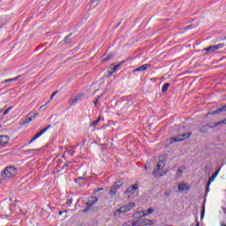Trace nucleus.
Here are the masks:
<instances>
[{
  "label": "nucleus",
  "instance_id": "nucleus-14",
  "mask_svg": "<svg viewBox=\"0 0 226 226\" xmlns=\"http://www.w3.org/2000/svg\"><path fill=\"white\" fill-rule=\"evenodd\" d=\"M149 66H151L149 64H143L136 69L133 70V72H146V70H147V68H149Z\"/></svg>",
  "mask_w": 226,
  "mask_h": 226
},
{
  "label": "nucleus",
  "instance_id": "nucleus-4",
  "mask_svg": "<svg viewBox=\"0 0 226 226\" xmlns=\"http://www.w3.org/2000/svg\"><path fill=\"white\" fill-rule=\"evenodd\" d=\"M164 167L165 162H163L162 160L159 161L157 163V169L154 170L153 171V176L157 178L162 177V176H165L167 172L163 170Z\"/></svg>",
  "mask_w": 226,
  "mask_h": 226
},
{
  "label": "nucleus",
  "instance_id": "nucleus-1",
  "mask_svg": "<svg viewBox=\"0 0 226 226\" xmlns=\"http://www.w3.org/2000/svg\"><path fill=\"white\" fill-rule=\"evenodd\" d=\"M18 171L15 166H7L0 173V185H6L8 181L13 179L17 176Z\"/></svg>",
  "mask_w": 226,
  "mask_h": 226
},
{
  "label": "nucleus",
  "instance_id": "nucleus-33",
  "mask_svg": "<svg viewBox=\"0 0 226 226\" xmlns=\"http://www.w3.org/2000/svg\"><path fill=\"white\" fill-rule=\"evenodd\" d=\"M91 211V207H87V208L83 209V213H88Z\"/></svg>",
  "mask_w": 226,
  "mask_h": 226
},
{
  "label": "nucleus",
  "instance_id": "nucleus-22",
  "mask_svg": "<svg viewBox=\"0 0 226 226\" xmlns=\"http://www.w3.org/2000/svg\"><path fill=\"white\" fill-rule=\"evenodd\" d=\"M19 79H20V76H17L16 78H12V79H5L3 84L7 83V82H15V80H19Z\"/></svg>",
  "mask_w": 226,
  "mask_h": 226
},
{
  "label": "nucleus",
  "instance_id": "nucleus-3",
  "mask_svg": "<svg viewBox=\"0 0 226 226\" xmlns=\"http://www.w3.org/2000/svg\"><path fill=\"white\" fill-rule=\"evenodd\" d=\"M222 124H226V120H221L219 122L204 124L201 127H200V132L206 133V132L211 130V128H216V126H220Z\"/></svg>",
  "mask_w": 226,
  "mask_h": 226
},
{
  "label": "nucleus",
  "instance_id": "nucleus-42",
  "mask_svg": "<svg viewBox=\"0 0 226 226\" xmlns=\"http://www.w3.org/2000/svg\"><path fill=\"white\" fill-rule=\"evenodd\" d=\"M146 170H147V165L145 166Z\"/></svg>",
  "mask_w": 226,
  "mask_h": 226
},
{
  "label": "nucleus",
  "instance_id": "nucleus-25",
  "mask_svg": "<svg viewBox=\"0 0 226 226\" xmlns=\"http://www.w3.org/2000/svg\"><path fill=\"white\" fill-rule=\"evenodd\" d=\"M112 57H114V55L109 54V55H108L107 57L103 58L102 61H103L104 63H107V61H109V59H112Z\"/></svg>",
  "mask_w": 226,
  "mask_h": 226
},
{
  "label": "nucleus",
  "instance_id": "nucleus-29",
  "mask_svg": "<svg viewBox=\"0 0 226 226\" xmlns=\"http://www.w3.org/2000/svg\"><path fill=\"white\" fill-rule=\"evenodd\" d=\"M84 180H86V177H79L78 178H76V183H80V181H84Z\"/></svg>",
  "mask_w": 226,
  "mask_h": 226
},
{
  "label": "nucleus",
  "instance_id": "nucleus-16",
  "mask_svg": "<svg viewBox=\"0 0 226 226\" xmlns=\"http://www.w3.org/2000/svg\"><path fill=\"white\" fill-rule=\"evenodd\" d=\"M146 215L144 211H139V212L134 213L132 217L133 218L140 219V218L146 217V215Z\"/></svg>",
  "mask_w": 226,
  "mask_h": 226
},
{
  "label": "nucleus",
  "instance_id": "nucleus-36",
  "mask_svg": "<svg viewBox=\"0 0 226 226\" xmlns=\"http://www.w3.org/2000/svg\"><path fill=\"white\" fill-rule=\"evenodd\" d=\"M72 203H73V200L72 199H70V200H67V204L70 205V204H72Z\"/></svg>",
  "mask_w": 226,
  "mask_h": 226
},
{
  "label": "nucleus",
  "instance_id": "nucleus-12",
  "mask_svg": "<svg viewBox=\"0 0 226 226\" xmlns=\"http://www.w3.org/2000/svg\"><path fill=\"white\" fill-rule=\"evenodd\" d=\"M27 116H30V117L28 118H26L22 123L21 124L24 125V124H29V123H31V121H33L34 119V117H36V116H38V113H29Z\"/></svg>",
  "mask_w": 226,
  "mask_h": 226
},
{
  "label": "nucleus",
  "instance_id": "nucleus-6",
  "mask_svg": "<svg viewBox=\"0 0 226 226\" xmlns=\"http://www.w3.org/2000/svg\"><path fill=\"white\" fill-rule=\"evenodd\" d=\"M137 190H139V184H134L128 187L124 194L125 197H127V199H130L132 196L135 195V192H137Z\"/></svg>",
  "mask_w": 226,
  "mask_h": 226
},
{
  "label": "nucleus",
  "instance_id": "nucleus-43",
  "mask_svg": "<svg viewBox=\"0 0 226 226\" xmlns=\"http://www.w3.org/2000/svg\"><path fill=\"white\" fill-rule=\"evenodd\" d=\"M1 112H3V110H2V109H0V114H1Z\"/></svg>",
  "mask_w": 226,
  "mask_h": 226
},
{
  "label": "nucleus",
  "instance_id": "nucleus-45",
  "mask_svg": "<svg viewBox=\"0 0 226 226\" xmlns=\"http://www.w3.org/2000/svg\"><path fill=\"white\" fill-rule=\"evenodd\" d=\"M2 127V125L0 124V128Z\"/></svg>",
  "mask_w": 226,
  "mask_h": 226
},
{
  "label": "nucleus",
  "instance_id": "nucleus-11",
  "mask_svg": "<svg viewBox=\"0 0 226 226\" xmlns=\"http://www.w3.org/2000/svg\"><path fill=\"white\" fill-rule=\"evenodd\" d=\"M95 202H98V198L96 197H90L87 200H83V203L89 207H93Z\"/></svg>",
  "mask_w": 226,
  "mask_h": 226
},
{
  "label": "nucleus",
  "instance_id": "nucleus-19",
  "mask_svg": "<svg viewBox=\"0 0 226 226\" xmlns=\"http://www.w3.org/2000/svg\"><path fill=\"white\" fill-rule=\"evenodd\" d=\"M79 100H80V96H76L74 99L69 101L71 107H72V105H75Z\"/></svg>",
  "mask_w": 226,
  "mask_h": 226
},
{
  "label": "nucleus",
  "instance_id": "nucleus-35",
  "mask_svg": "<svg viewBox=\"0 0 226 226\" xmlns=\"http://www.w3.org/2000/svg\"><path fill=\"white\" fill-rule=\"evenodd\" d=\"M49 103H50V101H48L44 105L41 106L39 110H41V109H43V107H45V105H49Z\"/></svg>",
  "mask_w": 226,
  "mask_h": 226
},
{
  "label": "nucleus",
  "instance_id": "nucleus-30",
  "mask_svg": "<svg viewBox=\"0 0 226 226\" xmlns=\"http://www.w3.org/2000/svg\"><path fill=\"white\" fill-rule=\"evenodd\" d=\"M11 109H13V107L10 106L7 109H5L4 112V116H6V114H8V112H10V110H11Z\"/></svg>",
  "mask_w": 226,
  "mask_h": 226
},
{
  "label": "nucleus",
  "instance_id": "nucleus-8",
  "mask_svg": "<svg viewBox=\"0 0 226 226\" xmlns=\"http://www.w3.org/2000/svg\"><path fill=\"white\" fill-rule=\"evenodd\" d=\"M190 137H192V132L180 134L176 136L175 138H171V142H182V140H186V139H190Z\"/></svg>",
  "mask_w": 226,
  "mask_h": 226
},
{
  "label": "nucleus",
  "instance_id": "nucleus-38",
  "mask_svg": "<svg viewBox=\"0 0 226 226\" xmlns=\"http://www.w3.org/2000/svg\"><path fill=\"white\" fill-rule=\"evenodd\" d=\"M63 213H66V210H64V211H60L59 213H58V215H63Z\"/></svg>",
  "mask_w": 226,
  "mask_h": 226
},
{
  "label": "nucleus",
  "instance_id": "nucleus-31",
  "mask_svg": "<svg viewBox=\"0 0 226 226\" xmlns=\"http://www.w3.org/2000/svg\"><path fill=\"white\" fill-rule=\"evenodd\" d=\"M183 174V170H181V168H178L177 171V175L178 177H180Z\"/></svg>",
  "mask_w": 226,
  "mask_h": 226
},
{
  "label": "nucleus",
  "instance_id": "nucleus-9",
  "mask_svg": "<svg viewBox=\"0 0 226 226\" xmlns=\"http://www.w3.org/2000/svg\"><path fill=\"white\" fill-rule=\"evenodd\" d=\"M49 128H52V124H49L47 127H45L44 129L41 130L40 132L36 133L29 141L28 144H33V142H34V140H36L37 139H40V137H41L43 135V133H45V132H47V130H49Z\"/></svg>",
  "mask_w": 226,
  "mask_h": 226
},
{
  "label": "nucleus",
  "instance_id": "nucleus-13",
  "mask_svg": "<svg viewBox=\"0 0 226 226\" xmlns=\"http://www.w3.org/2000/svg\"><path fill=\"white\" fill-rule=\"evenodd\" d=\"M8 142H10V137L4 135L0 136V147H4Z\"/></svg>",
  "mask_w": 226,
  "mask_h": 226
},
{
  "label": "nucleus",
  "instance_id": "nucleus-27",
  "mask_svg": "<svg viewBox=\"0 0 226 226\" xmlns=\"http://www.w3.org/2000/svg\"><path fill=\"white\" fill-rule=\"evenodd\" d=\"M101 117H99L97 120L92 122V126H96L100 123Z\"/></svg>",
  "mask_w": 226,
  "mask_h": 226
},
{
  "label": "nucleus",
  "instance_id": "nucleus-18",
  "mask_svg": "<svg viewBox=\"0 0 226 226\" xmlns=\"http://www.w3.org/2000/svg\"><path fill=\"white\" fill-rule=\"evenodd\" d=\"M122 226H139V224L135 221H128L123 223Z\"/></svg>",
  "mask_w": 226,
  "mask_h": 226
},
{
  "label": "nucleus",
  "instance_id": "nucleus-7",
  "mask_svg": "<svg viewBox=\"0 0 226 226\" xmlns=\"http://www.w3.org/2000/svg\"><path fill=\"white\" fill-rule=\"evenodd\" d=\"M223 47H225L223 43L208 46L203 49V52L206 51L207 54H213V52H216V50H220V49H223Z\"/></svg>",
  "mask_w": 226,
  "mask_h": 226
},
{
  "label": "nucleus",
  "instance_id": "nucleus-32",
  "mask_svg": "<svg viewBox=\"0 0 226 226\" xmlns=\"http://www.w3.org/2000/svg\"><path fill=\"white\" fill-rule=\"evenodd\" d=\"M209 186H211V185H209V182H207V187H206V193L209 192Z\"/></svg>",
  "mask_w": 226,
  "mask_h": 226
},
{
  "label": "nucleus",
  "instance_id": "nucleus-21",
  "mask_svg": "<svg viewBox=\"0 0 226 226\" xmlns=\"http://www.w3.org/2000/svg\"><path fill=\"white\" fill-rule=\"evenodd\" d=\"M145 215H143L144 216H148V215H153V213H154V208H148L147 210H144Z\"/></svg>",
  "mask_w": 226,
  "mask_h": 226
},
{
  "label": "nucleus",
  "instance_id": "nucleus-40",
  "mask_svg": "<svg viewBox=\"0 0 226 226\" xmlns=\"http://www.w3.org/2000/svg\"><path fill=\"white\" fill-rule=\"evenodd\" d=\"M119 26H121V22H119L117 26V27H119Z\"/></svg>",
  "mask_w": 226,
  "mask_h": 226
},
{
  "label": "nucleus",
  "instance_id": "nucleus-23",
  "mask_svg": "<svg viewBox=\"0 0 226 226\" xmlns=\"http://www.w3.org/2000/svg\"><path fill=\"white\" fill-rule=\"evenodd\" d=\"M204 215H206V205H203V208L201 210L200 220L204 219Z\"/></svg>",
  "mask_w": 226,
  "mask_h": 226
},
{
  "label": "nucleus",
  "instance_id": "nucleus-15",
  "mask_svg": "<svg viewBox=\"0 0 226 226\" xmlns=\"http://www.w3.org/2000/svg\"><path fill=\"white\" fill-rule=\"evenodd\" d=\"M185 190H190V185L186 184H179L178 192H185Z\"/></svg>",
  "mask_w": 226,
  "mask_h": 226
},
{
  "label": "nucleus",
  "instance_id": "nucleus-20",
  "mask_svg": "<svg viewBox=\"0 0 226 226\" xmlns=\"http://www.w3.org/2000/svg\"><path fill=\"white\" fill-rule=\"evenodd\" d=\"M169 87H170V85L169 83H164L162 88V92L167 93V91H169Z\"/></svg>",
  "mask_w": 226,
  "mask_h": 226
},
{
  "label": "nucleus",
  "instance_id": "nucleus-39",
  "mask_svg": "<svg viewBox=\"0 0 226 226\" xmlns=\"http://www.w3.org/2000/svg\"><path fill=\"white\" fill-rule=\"evenodd\" d=\"M102 190H103V188L98 189L97 192H102Z\"/></svg>",
  "mask_w": 226,
  "mask_h": 226
},
{
  "label": "nucleus",
  "instance_id": "nucleus-37",
  "mask_svg": "<svg viewBox=\"0 0 226 226\" xmlns=\"http://www.w3.org/2000/svg\"><path fill=\"white\" fill-rule=\"evenodd\" d=\"M164 194L166 195V197H170V192H165Z\"/></svg>",
  "mask_w": 226,
  "mask_h": 226
},
{
  "label": "nucleus",
  "instance_id": "nucleus-17",
  "mask_svg": "<svg viewBox=\"0 0 226 226\" xmlns=\"http://www.w3.org/2000/svg\"><path fill=\"white\" fill-rule=\"evenodd\" d=\"M219 172H220V169L211 176V177L208 179V185H211V183H213V181L216 179V176H218Z\"/></svg>",
  "mask_w": 226,
  "mask_h": 226
},
{
  "label": "nucleus",
  "instance_id": "nucleus-2",
  "mask_svg": "<svg viewBox=\"0 0 226 226\" xmlns=\"http://www.w3.org/2000/svg\"><path fill=\"white\" fill-rule=\"evenodd\" d=\"M135 207V203L131 202L122 206L120 208L116 209L113 213L114 216H121V215H124L125 213H130L131 209Z\"/></svg>",
  "mask_w": 226,
  "mask_h": 226
},
{
  "label": "nucleus",
  "instance_id": "nucleus-5",
  "mask_svg": "<svg viewBox=\"0 0 226 226\" xmlns=\"http://www.w3.org/2000/svg\"><path fill=\"white\" fill-rule=\"evenodd\" d=\"M123 64H124V61H121L118 64H111L109 67L108 70V75L109 77H112V75H114V73H116V72H117V70H119L121 68V66H123Z\"/></svg>",
  "mask_w": 226,
  "mask_h": 226
},
{
  "label": "nucleus",
  "instance_id": "nucleus-34",
  "mask_svg": "<svg viewBox=\"0 0 226 226\" xmlns=\"http://www.w3.org/2000/svg\"><path fill=\"white\" fill-rule=\"evenodd\" d=\"M147 223H148L147 225H153V223H154V221L153 220H147Z\"/></svg>",
  "mask_w": 226,
  "mask_h": 226
},
{
  "label": "nucleus",
  "instance_id": "nucleus-10",
  "mask_svg": "<svg viewBox=\"0 0 226 226\" xmlns=\"http://www.w3.org/2000/svg\"><path fill=\"white\" fill-rule=\"evenodd\" d=\"M121 188V182L117 181L115 182V184L112 185V187L109 190V195L110 197H114L116 193H117V190Z\"/></svg>",
  "mask_w": 226,
  "mask_h": 226
},
{
  "label": "nucleus",
  "instance_id": "nucleus-44",
  "mask_svg": "<svg viewBox=\"0 0 226 226\" xmlns=\"http://www.w3.org/2000/svg\"><path fill=\"white\" fill-rule=\"evenodd\" d=\"M222 226H226V224H222Z\"/></svg>",
  "mask_w": 226,
  "mask_h": 226
},
{
  "label": "nucleus",
  "instance_id": "nucleus-24",
  "mask_svg": "<svg viewBox=\"0 0 226 226\" xmlns=\"http://www.w3.org/2000/svg\"><path fill=\"white\" fill-rule=\"evenodd\" d=\"M72 34H70L69 35L65 36V38H64L65 43H70L72 41V39H71Z\"/></svg>",
  "mask_w": 226,
  "mask_h": 226
},
{
  "label": "nucleus",
  "instance_id": "nucleus-26",
  "mask_svg": "<svg viewBox=\"0 0 226 226\" xmlns=\"http://www.w3.org/2000/svg\"><path fill=\"white\" fill-rule=\"evenodd\" d=\"M57 93H59V91L56 90L50 95L49 102H52V100H54V96H56Z\"/></svg>",
  "mask_w": 226,
  "mask_h": 226
},
{
  "label": "nucleus",
  "instance_id": "nucleus-41",
  "mask_svg": "<svg viewBox=\"0 0 226 226\" xmlns=\"http://www.w3.org/2000/svg\"><path fill=\"white\" fill-rule=\"evenodd\" d=\"M196 226H200V223H199V222H196Z\"/></svg>",
  "mask_w": 226,
  "mask_h": 226
},
{
  "label": "nucleus",
  "instance_id": "nucleus-28",
  "mask_svg": "<svg viewBox=\"0 0 226 226\" xmlns=\"http://www.w3.org/2000/svg\"><path fill=\"white\" fill-rule=\"evenodd\" d=\"M101 98H102V95H98V96L96 97V99L94 101V105H98V102L100 101Z\"/></svg>",
  "mask_w": 226,
  "mask_h": 226
}]
</instances>
